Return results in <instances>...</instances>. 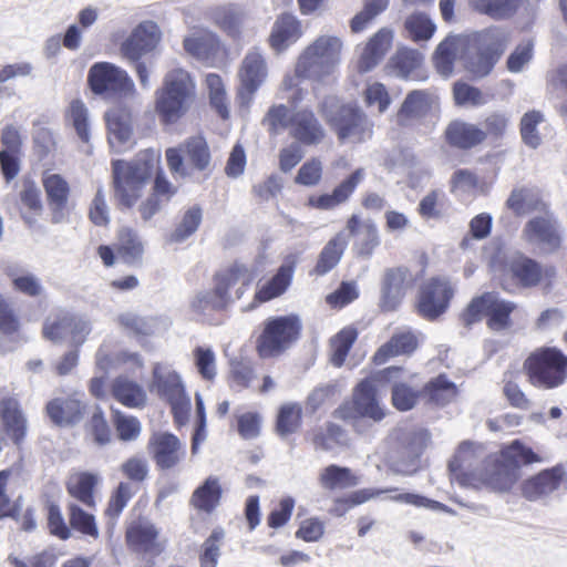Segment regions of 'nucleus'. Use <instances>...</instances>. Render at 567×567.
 Masks as SVG:
<instances>
[{"mask_svg": "<svg viewBox=\"0 0 567 567\" xmlns=\"http://www.w3.org/2000/svg\"><path fill=\"white\" fill-rule=\"evenodd\" d=\"M343 43L336 35H320L299 55L296 72L307 80L321 81L331 75L341 62Z\"/></svg>", "mask_w": 567, "mask_h": 567, "instance_id": "2", "label": "nucleus"}, {"mask_svg": "<svg viewBox=\"0 0 567 567\" xmlns=\"http://www.w3.org/2000/svg\"><path fill=\"white\" fill-rule=\"evenodd\" d=\"M348 243L343 234L330 239L319 255L315 272L323 276L331 271L340 261Z\"/></svg>", "mask_w": 567, "mask_h": 567, "instance_id": "47", "label": "nucleus"}, {"mask_svg": "<svg viewBox=\"0 0 567 567\" xmlns=\"http://www.w3.org/2000/svg\"><path fill=\"white\" fill-rule=\"evenodd\" d=\"M72 315L64 310H59L47 318L43 324V337L53 342H60L70 337V324Z\"/></svg>", "mask_w": 567, "mask_h": 567, "instance_id": "54", "label": "nucleus"}, {"mask_svg": "<svg viewBox=\"0 0 567 567\" xmlns=\"http://www.w3.org/2000/svg\"><path fill=\"white\" fill-rule=\"evenodd\" d=\"M519 477V471L515 466L507 465L506 462L499 461L494 464L493 472L484 476V481L492 488L505 492L512 488Z\"/></svg>", "mask_w": 567, "mask_h": 567, "instance_id": "53", "label": "nucleus"}, {"mask_svg": "<svg viewBox=\"0 0 567 567\" xmlns=\"http://www.w3.org/2000/svg\"><path fill=\"white\" fill-rule=\"evenodd\" d=\"M3 271L10 278L14 290L33 298L42 295L43 286L41 280L18 264L6 265Z\"/></svg>", "mask_w": 567, "mask_h": 567, "instance_id": "40", "label": "nucleus"}, {"mask_svg": "<svg viewBox=\"0 0 567 567\" xmlns=\"http://www.w3.org/2000/svg\"><path fill=\"white\" fill-rule=\"evenodd\" d=\"M424 393L431 402L437 405H446L456 396L457 390L455 384L447 380L445 375H439L429 382Z\"/></svg>", "mask_w": 567, "mask_h": 567, "instance_id": "57", "label": "nucleus"}, {"mask_svg": "<svg viewBox=\"0 0 567 567\" xmlns=\"http://www.w3.org/2000/svg\"><path fill=\"white\" fill-rule=\"evenodd\" d=\"M334 104V97H327L321 104V112L341 143L360 144L372 137L374 124L359 106L341 105L333 113L329 106Z\"/></svg>", "mask_w": 567, "mask_h": 567, "instance_id": "5", "label": "nucleus"}, {"mask_svg": "<svg viewBox=\"0 0 567 567\" xmlns=\"http://www.w3.org/2000/svg\"><path fill=\"white\" fill-rule=\"evenodd\" d=\"M416 346L417 341L414 333L405 329L399 330L375 352L373 361L375 364H383L391 357L413 352Z\"/></svg>", "mask_w": 567, "mask_h": 567, "instance_id": "37", "label": "nucleus"}, {"mask_svg": "<svg viewBox=\"0 0 567 567\" xmlns=\"http://www.w3.org/2000/svg\"><path fill=\"white\" fill-rule=\"evenodd\" d=\"M295 267L291 262L282 264L276 275L262 285L255 295L259 302H266L286 292L291 285Z\"/></svg>", "mask_w": 567, "mask_h": 567, "instance_id": "39", "label": "nucleus"}, {"mask_svg": "<svg viewBox=\"0 0 567 567\" xmlns=\"http://www.w3.org/2000/svg\"><path fill=\"white\" fill-rule=\"evenodd\" d=\"M364 175L363 168L355 169L347 179L338 185L331 194L310 197V205L319 209H331L344 203L363 181Z\"/></svg>", "mask_w": 567, "mask_h": 567, "instance_id": "31", "label": "nucleus"}, {"mask_svg": "<svg viewBox=\"0 0 567 567\" xmlns=\"http://www.w3.org/2000/svg\"><path fill=\"white\" fill-rule=\"evenodd\" d=\"M224 537V529L215 528L209 537L203 543L202 550L199 553L200 567H217Z\"/></svg>", "mask_w": 567, "mask_h": 567, "instance_id": "60", "label": "nucleus"}, {"mask_svg": "<svg viewBox=\"0 0 567 567\" xmlns=\"http://www.w3.org/2000/svg\"><path fill=\"white\" fill-rule=\"evenodd\" d=\"M203 219V210L199 206L194 205L187 208L182 216L181 221L169 235V243H183L196 233Z\"/></svg>", "mask_w": 567, "mask_h": 567, "instance_id": "52", "label": "nucleus"}, {"mask_svg": "<svg viewBox=\"0 0 567 567\" xmlns=\"http://www.w3.org/2000/svg\"><path fill=\"white\" fill-rule=\"evenodd\" d=\"M206 17L228 37L239 39L247 14L238 4L227 3L208 8Z\"/></svg>", "mask_w": 567, "mask_h": 567, "instance_id": "24", "label": "nucleus"}, {"mask_svg": "<svg viewBox=\"0 0 567 567\" xmlns=\"http://www.w3.org/2000/svg\"><path fill=\"white\" fill-rule=\"evenodd\" d=\"M185 51L198 60L216 55L220 50L219 37L205 28H194L183 41Z\"/></svg>", "mask_w": 567, "mask_h": 567, "instance_id": "29", "label": "nucleus"}, {"mask_svg": "<svg viewBox=\"0 0 567 567\" xmlns=\"http://www.w3.org/2000/svg\"><path fill=\"white\" fill-rule=\"evenodd\" d=\"M502 461L509 466H515L519 471L520 464H530L542 462L543 460L532 451V449L523 445L518 441H514L511 445L502 450Z\"/></svg>", "mask_w": 567, "mask_h": 567, "instance_id": "59", "label": "nucleus"}, {"mask_svg": "<svg viewBox=\"0 0 567 567\" xmlns=\"http://www.w3.org/2000/svg\"><path fill=\"white\" fill-rule=\"evenodd\" d=\"M300 330L301 323L297 316L267 319L257 340L259 355L265 359L280 355L298 340Z\"/></svg>", "mask_w": 567, "mask_h": 567, "instance_id": "7", "label": "nucleus"}, {"mask_svg": "<svg viewBox=\"0 0 567 567\" xmlns=\"http://www.w3.org/2000/svg\"><path fill=\"white\" fill-rule=\"evenodd\" d=\"M42 184L51 212V223L62 224L69 221V183L59 174L45 172L42 176Z\"/></svg>", "mask_w": 567, "mask_h": 567, "instance_id": "16", "label": "nucleus"}, {"mask_svg": "<svg viewBox=\"0 0 567 567\" xmlns=\"http://www.w3.org/2000/svg\"><path fill=\"white\" fill-rule=\"evenodd\" d=\"M220 496L221 487L218 478L209 476L194 491L190 504L199 511L212 513L218 505Z\"/></svg>", "mask_w": 567, "mask_h": 567, "instance_id": "45", "label": "nucleus"}, {"mask_svg": "<svg viewBox=\"0 0 567 567\" xmlns=\"http://www.w3.org/2000/svg\"><path fill=\"white\" fill-rule=\"evenodd\" d=\"M522 0H468V6L474 11L495 20L513 17Z\"/></svg>", "mask_w": 567, "mask_h": 567, "instance_id": "46", "label": "nucleus"}, {"mask_svg": "<svg viewBox=\"0 0 567 567\" xmlns=\"http://www.w3.org/2000/svg\"><path fill=\"white\" fill-rule=\"evenodd\" d=\"M566 481V471L561 465L542 471L523 484V495L529 501H537L559 489Z\"/></svg>", "mask_w": 567, "mask_h": 567, "instance_id": "23", "label": "nucleus"}, {"mask_svg": "<svg viewBox=\"0 0 567 567\" xmlns=\"http://www.w3.org/2000/svg\"><path fill=\"white\" fill-rule=\"evenodd\" d=\"M156 158L152 152H144L132 162L113 161V185L115 197L126 207H132L151 177Z\"/></svg>", "mask_w": 567, "mask_h": 567, "instance_id": "3", "label": "nucleus"}, {"mask_svg": "<svg viewBox=\"0 0 567 567\" xmlns=\"http://www.w3.org/2000/svg\"><path fill=\"white\" fill-rule=\"evenodd\" d=\"M69 508V522L73 529L96 539L100 535L93 514L85 512L76 503L71 502Z\"/></svg>", "mask_w": 567, "mask_h": 567, "instance_id": "55", "label": "nucleus"}, {"mask_svg": "<svg viewBox=\"0 0 567 567\" xmlns=\"http://www.w3.org/2000/svg\"><path fill=\"white\" fill-rule=\"evenodd\" d=\"M522 237L544 252H554L561 247L563 229L554 215L545 210L525 224Z\"/></svg>", "mask_w": 567, "mask_h": 567, "instance_id": "11", "label": "nucleus"}, {"mask_svg": "<svg viewBox=\"0 0 567 567\" xmlns=\"http://www.w3.org/2000/svg\"><path fill=\"white\" fill-rule=\"evenodd\" d=\"M396 491V487H390L384 489L362 488L359 491H354L348 496L336 498L329 512L333 516L342 517L354 506L361 505L372 498L379 497L381 494L393 493Z\"/></svg>", "mask_w": 567, "mask_h": 567, "instance_id": "43", "label": "nucleus"}, {"mask_svg": "<svg viewBox=\"0 0 567 567\" xmlns=\"http://www.w3.org/2000/svg\"><path fill=\"white\" fill-rule=\"evenodd\" d=\"M486 302V317L488 318L487 326L493 331H501L509 328V316L516 307L515 303L501 299L497 295L492 292H487Z\"/></svg>", "mask_w": 567, "mask_h": 567, "instance_id": "42", "label": "nucleus"}, {"mask_svg": "<svg viewBox=\"0 0 567 567\" xmlns=\"http://www.w3.org/2000/svg\"><path fill=\"white\" fill-rule=\"evenodd\" d=\"M117 251L120 257L131 266H140L144 254V244L136 230L123 227L118 230Z\"/></svg>", "mask_w": 567, "mask_h": 567, "instance_id": "41", "label": "nucleus"}, {"mask_svg": "<svg viewBox=\"0 0 567 567\" xmlns=\"http://www.w3.org/2000/svg\"><path fill=\"white\" fill-rule=\"evenodd\" d=\"M409 276V269L402 266L384 270L380 299L384 311H393L400 306L406 292Z\"/></svg>", "mask_w": 567, "mask_h": 567, "instance_id": "21", "label": "nucleus"}, {"mask_svg": "<svg viewBox=\"0 0 567 567\" xmlns=\"http://www.w3.org/2000/svg\"><path fill=\"white\" fill-rule=\"evenodd\" d=\"M523 369L534 388L556 389L567 379V355L557 348L543 347L526 358Z\"/></svg>", "mask_w": 567, "mask_h": 567, "instance_id": "6", "label": "nucleus"}, {"mask_svg": "<svg viewBox=\"0 0 567 567\" xmlns=\"http://www.w3.org/2000/svg\"><path fill=\"white\" fill-rule=\"evenodd\" d=\"M252 279L254 274L250 268L243 264H235L216 277L215 288L217 295H221L225 305L228 306L244 296Z\"/></svg>", "mask_w": 567, "mask_h": 567, "instance_id": "18", "label": "nucleus"}, {"mask_svg": "<svg viewBox=\"0 0 567 567\" xmlns=\"http://www.w3.org/2000/svg\"><path fill=\"white\" fill-rule=\"evenodd\" d=\"M432 96L426 91L415 90L404 99L399 112L398 121L405 124L409 120L424 116L431 109Z\"/></svg>", "mask_w": 567, "mask_h": 567, "instance_id": "44", "label": "nucleus"}, {"mask_svg": "<svg viewBox=\"0 0 567 567\" xmlns=\"http://www.w3.org/2000/svg\"><path fill=\"white\" fill-rule=\"evenodd\" d=\"M465 42L466 38L449 35L437 45L433 59L441 75L446 78L453 73L456 54L465 48Z\"/></svg>", "mask_w": 567, "mask_h": 567, "instance_id": "38", "label": "nucleus"}, {"mask_svg": "<svg viewBox=\"0 0 567 567\" xmlns=\"http://www.w3.org/2000/svg\"><path fill=\"white\" fill-rule=\"evenodd\" d=\"M467 38L470 39V43H473L491 54H495L497 60L505 51L509 41L507 30L498 25L488 27Z\"/></svg>", "mask_w": 567, "mask_h": 567, "instance_id": "35", "label": "nucleus"}, {"mask_svg": "<svg viewBox=\"0 0 567 567\" xmlns=\"http://www.w3.org/2000/svg\"><path fill=\"white\" fill-rule=\"evenodd\" d=\"M223 298L221 295H217L216 288L202 290L192 298L189 307L197 315H206L207 312L226 308L227 306Z\"/></svg>", "mask_w": 567, "mask_h": 567, "instance_id": "61", "label": "nucleus"}, {"mask_svg": "<svg viewBox=\"0 0 567 567\" xmlns=\"http://www.w3.org/2000/svg\"><path fill=\"white\" fill-rule=\"evenodd\" d=\"M392 40L393 33L388 28L380 29L371 37L360 53L358 61L359 72L367 73L373 70L391 48Z\"/></svg>", "mask_w": 567, "mask_h": 567, "instance_id": "27", "label": "nucleus"}, {"mask_svg": "<svg viewBox=\"0 0 567 567\" xmlns=\"http://www.w3.org/2000/svg\"><path fill=\"white\" fill-rule=\"evenodd\" d=\"M208 90L209 103L218 115L226 120L229 117V99L220 75L208 73L205 79Z\"/></svg>", "mask_w": 567, "mask_h": 567, "instance_id": "51", "label": "nucleus"}, {"mask_svg": "<svg viewBox=\"0 0 567 567\" xmlns=\"http://www.w3.org/2000/svg\"><path fill=\"white\" fill-rule=\"evenodd\" d=\"M319 483L324 489H343L358 485V478L350 468L338 465H329L319 474Z\"/></svg>", "mask_w": 567, "mask_h": 567, "instance_id": "48", "label": "nucleus"}, {"mask_svg": "<svg viewBox=\"0 0 567 567\" xmlns=\"http://www.w3.org/2000/svg\"><path fill=\"white\" fill-rule=\"evenodd\" d=\"M186 159L198 171H206L210 165V153L204 137L193 136L187 138L179 147L166 151V161L173 174L186 176Z\"/></svg>", "mask_w": 567, "mask_h": 567, "instance_id": "12", "label": "nucleus"}, {"mask_svg": "<svg viewBox=\"0 0 567 567\" xmlns=\"http://www.w3.org/2000/svg\"><path fill=\"white\" fill-rule=\"evenodd\" d=\"M423 64V55L414 49L401 48L390 59V72L401 79H420L419 70Z\"/></svg>", "mask_w": 567, "mask_h": 567, "instance_id": "34", "label": "nucleus"}, {"mask_svg": "<svg viewBox=\"0 0 567 567\" xmlns=\"http://www.w3.org/2000/svg\"><path fill=\"white\" fill-rule=\"evenodd\" d=\"M107 140L114 152H124L132 146V115L124 106H114L105 114Z\"/></svg>", "mask_w": 567, "mask_h": 567, "instance_id": "20", "label": "nucleus"}, {"mask_svg": "<svg viewBox=\"0 0 567 567\" xmlns=\"http://www.w3.org/2000/svg\"><path fill=\"white\" fill-rule=\"evenodd\" d=\"M87 81L95 94H115L121 97H135V84L127 72L110 62L94 63Z\"/></svg>", "mask_w": 567, "mask_h": 567, "instance_id": "9", "label": "nucleus"}, {"mask_svg": "<svg viewBox=\"0 0 567 567\" xmlns=\"http://www.w3.org/2000/svg\"><path fill=\"white\" fill-rule=\"evenodd\" d=\"M337 414L340 419L351 422L358 432H363L364 421L373 423L382 421L385 410L377 398L373 382L365 379L354 389L352 400L341 405L337 410Z\"/></svg>", "mask_w": 567, "mask_h": 567, "instance_id": "8", "label": "nucleus"}, {"mask_svg": "<svg viewBox=\"0 0 567 567\" xmlns=\"http://www.w3.org/2000/svg\"><path fill=\"white\" fill-rule=\"evenodd\" d=\"M0 415L7 434L19 444L27 432V419L16 399L8 398L0 402Z\"/></svg>", "mask_w": 567, "mask_h": 567, "instance_id": "33", "label": "nucleus"}, {"mask_svg": "<svg viewBox=\"0 0 567 567\" xmlns=\"http://www.w3.org/2000/svg\"><path fill=\"white\" fill-rule=\"evenodd\" d=\"M150 391L167 402L186 394L179 374L171 365L161 363L153 369Z\"/></svg>", "mask_w": 567, "mask_h": 567, "instance_id": "26", "label": "nucleus"}, {"mask_svg": "<svg viewBox=\"0 0 567 567\" xmlns=\"http://www.w3.org/2000/svg\"><path fill=\"white\" fill-rule=\"evenodd\" d=\"M454 290L445 277H435L423 285L420 292L419 311L430 320L436 319L449 308Z\"/></svg>", "mask_w": 567, "mask_h": 567, "instance_id": "14", "label": "nucleus"}, {"mask_svg": "<svg viewBox=\"0 0 567 567\" xmlns=\"http://www.w3.org/2000/svg\"><path fill=\"white\" fill-rule=\"evenodd\" d=\"M301 35L302 27L298 18L291 13H281L272 24L268 43L276 53H281L296 43Z\"/></svg>", "mask_w": 567, "mask_h": 567, "instance_id": "25", "label": "nucleus"}, {"mask_svg": "<svg viewBox=\"0 0 567 567\" xmlns=\"http://www.w3.org/2000/svg\"><path fill=\"white\" fill-rule=\"evenodd\" d=\"M405 28L413 41L429 40L436 30L434 22L424 13H415L405 21Z\"/></svg>", "mask_w": 567, "mask_h": 567, "instance_id": "64", "label": "nucleus"}, {"mask_svg": "<svg viewBox=\"0 0 567 567\" xmlns=\"http://www.w3.org/2000/svg\"><path fill=\"white\" fill-rule=\"evenodd\" d=\"M85 405L74 396L56 398L47 404V413L50 420L60 426L79 423L84 413Z\"/></svg>", "mask_w": 567, "mask_h": 567, "instance_id": "30", "label": "nucleus"}, {"mask_svg": "<svg viewBox=\"0 0 567 567\" xmlns=\"http://www.w3.org/2000/svg\"><path fill=\"white\" fill-rule=\"evenodd\" d=\"M162 32L156 22L145 20L138 23L123 41L120 52L130 62H137L153 51L161 41Z\"/></svg>", "mask_w": 567, "mask_h": 567, "instance_id": "15", "label": "nucleus"}, {"mask_svg": "<svg viewBox=\"0 0 567 567\" xmlns=\"http://www.w3.org/2000/svg\"><path fill=\"white\" fill-rule=\"evenodd\" d=\"M462 60L464 68L476 78H484L489 74L495 63L498 61L495 54H491L473 43H470L468 38H466Z\"/></svg>", "mask_w": 567, "mask_h": 567, "instance_id": "36", "label": "nucleus"}, {"mask_svg": "<svg viewBox=\"0 0 567 567\" xmlns=\"http://www.w3.org/2000/svg\"><path fill=\"white\" fill-rule=\"evenodd\" d=\"M301 420V408L297 403L284 404L277 417V432L287 436L297 431Z\"/></svg>", "mask_w": 567, "mask_h": 567, "instance_id": "62", "label": "nucleus"}, {"mask_svg": "<svg viewBox=\"0 0 567 567\" xmlns=\"http://www.w3.org/2000/svg\"><path fill=\"white\" fill-rule=\"evenodd\" d=\"M363 101L368 107H377L379 114H383L392 102L388 89L380 82L367 84L363 91Z\"/></svg>", "mask_w": 567, "mask_h": 567, "instance_id": "63", "label": "nucleus"}, {"mask_svg": "<svg viewBox=\"0 0 567 567\" xmlns=\"http://www.w3.org/2000/svg\"><path fill=\"white\" fill-rule=\"evenodd\" d=\"M264 123L274 133L289 128V134L303 145H317L324 138L322 125L307 109L290 112L286 105H276L268 111Z\"/></svg>", "mask_w": 567, "mask_h": 567, "instance_id": "4", "label": "nucleus"}, {"mask_svg": "<svg viewBox=\"0 0 567 567\" xmlns=\"http://www.w3.org/2000/svg\"><path fill=\"white\" fill-rule=\"evenodd\" d=\"M150 447L157 467L171 470L184 461L186 447L174 434L164 432L154 434Z\"/></svg>", "mask_w": 567, "mask_h": 567, "instance_id": "19", "label": "nucleus"}, {"mask_svg": "<svg viewBox=\"0 0 567 567\" xmlns=\"http://www.w3.org/2000/svg\"><path fill=\"white\" fill-rule=\"evenodd\" d=\"M426 433L422 431L410 432L405 435L406 446L393 460L391 468L401 475H411L417 468L419 458L425 447Z\"/></svg>", "mask_w": 567, "mask_h": 567, "instance_id": "28", "label": "nucleus"}, {"mask_svg": "<svg viewBox=\"0 0 567 567\" xmlns=\"http://www.w3.org/2000/svg\"><path fill=\"white\" fill-rule=\"evenodd\" d=\"M158 535L159 530L153 523L138 519L127 528L126 542L134 551L158 556L164 549Z\"/></svg>", "mask_w": 567, "mask_h": 567, "instance_id": "22", "label": "nucleus"}, {"mask_svg": "<svg viewBox=\"0 0 567 567\" xmlns=\"http://www.w3.org/2000/svg\"><path fill=\"white\" fill-rule=\"evenodd\" d=\"M489 266L494 272H505L508 270L519 285L526 288L535 287L542 279L543 271L540 265L522 254L513 255L508 262H506L504 251L498 249L491 257Z\"/></svg>", "mask_w": 567, "mask_h": 567, "instance_id": "13", "label": "nucleus"}, {"mask_svg": "<svg viewBox=\"0 0 567 567\" xmlns=\"http://www.w3.org/2000/svg\"><path fill=\"white\" fill-rule=\"evenodd\" d=\"M0 167L4 178L9 182L20 171V157L23 145L20 128L13 124L4 125L0 133Z\"/></svg>", "mask_w": 567, "mask_h": 567, "instance_id": "17", "label": "nucleus"}, {"mask_svg": "<svg viewBox=\"0 0 567 567\" xmlns=\"http://www.w3.org/2000/svg\"><path fill=\"white\" fill-rule=\"evenodd\" d=\"M238 78L240 81L238 101L240 106L248 107L256 92L268 78L267 61L259 49L251 48L247 51L241 61Z\"/></svg>", "mask_w": 567, "mask_h": 567, "instance_id": "10", "label": "nucleus"}, {"mask_svg": "<svg viewBox=\"0 0 567 567\" xmlns=\"http://www.w3.org/2000/svg\"><path fill=\"white\" fill-rule=\"evenodd\" d=\"M544 114L533 110L525 113L520 120V135L525 145L537 148L542 144L538 126L544 123Z\"/></svg>", "mask_w": 567, "mask_h": 567, "instance_id": "56", "label": "nucleus"}, {"mask_svg": "<svg viewBox=\"0 0 567 567\" xmlns=\"http://www.w3.org/2000/svg\"><path fill=\"white\" fill-rule=\"evenodd\" d=\"M99 482V476L92 473H80L70 478L68 483L69 494L87 507L95 506L93 489Z\"/></svg>", "mask_w": 567, "mask_h": 567, "instance_id": "50", "label": "nucleus"}, {"mask_svg": "<svg viewBox=\"0 0 567 567\" xmlns=\"http://www.w3.org/2000/svg\"><path fill=\"white\" fill-rule=\"evenodd\" d=\"M112 394L118 402L128 408L142 406L146 400L143 389L124 377H118L114 380Z\"/></svg>", "mask_w": 567, "mask_h": 567, "instance_id": "49", "label": "nucleus"}, {"mask_svg": "<svg viewBox=\"0 0 567 567\" xmlns=\"http://www.w3.org/2000/svg\"><path fill=\"white\" fill-rule=\"evenodd\" d=\"M196 101V81L182 68L169 70L155 92V111L165 124L182 118Z\"/></svg>", "mask_w": 567, "mask_h": 567, "instance_id": "1", "label": "nucleus"}, {"mask_svg": "<svg viewBox=\"0 0 567 567\" xmlns=\"http://www.w3.org/2000/svg\"><path fill=\"white\" fill-rule=\"evenodd\" d=\"M446 141L458 148H472L486 138V133L477 125L455 120L445 130Z\"/></svg>", "mask_w": 567, "mask_h": 567, "instance_id": "32", "label": "nucleus"}, {"mask_svg": "<svg viewBox=\"0 0 567 567\" xmlns=\"http://www.w3.org/2000/svg\"><path fill=\"white\" fill-rule=\"evenodd\" d=\"M357 330L353 328L342 329L336 337L331 339V357L330 361L334 367H341L357 339Z\"/></svg>", "mask_w": 567, "mask_h": 567, "instance_id": "58", "label": "nucleus"}]
</instances>
